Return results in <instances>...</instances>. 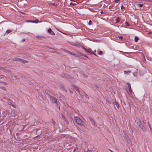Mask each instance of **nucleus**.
<instances>
[{
  "mask_svg": "<svg viewBox=\"0 0 152 152\" xmlns=\"http://www.w3.org/2000/svg\"><path fill=\"white\" fill-rule=\"evenodd\" d=\"M136 123L137 125L143 131L145 132L146 131V129L145 125V123H142L140 119H138V120H136Z\"/></svg>",
  "mask_w": 152,
  "mask_h": 152,
  "instance_id": "obj_1",
  "label": "nucleus"
},
{
  "mask_svg": "<svg viewBox=\"0 0 152 152\" xmlns=\"http://www.w3.org/2000/svg\"><path fill=\"white\" fill-rule=\"evenodd\" d=\"M74 119L77 124L83 125L84 127H85L84 122L82 121L78 117H74Z\"/></svg>",
  "mask_w": 152,
  "mask_h": 152,
  "instance_id": "obj_2",
  "label": "nucleus"
},
{
  "mask_svg": "<svg viewBox=\"0 0 152 152\" xmlns=\"http://www.w3.org/2000/svg\"><path fill=\"white\" fill-rule=\"evenodd\" d=\"M0 69L7 73H8V74H10L11 73L10 71L9 70H7V69H6V67H1L0 68Z\"/></svg>",
  "mask_w": 152,
  "mask_h": 152,
  "instance_id": "obj_3",
  "label": "nucleus"
},
{
  "mask_svg": "<svg viewBox=\"0 0 152 152\" xmlns=\"http://www.w3.org/2000/svg\"><path fill=\"white\" fill-rule=\"evenodd\" d=\"M49 97L50 99L52 100L54 103H56L57 102V99L53 96L51 95H49Z\"/></svg>",
  "mask_w": 152,
  "mask_h": 152,
  "instance_id": "obj_4",
  "label": "nucleus"
},
{
  "mask_svg": "<svg viewBox=\"0 0 152 152\" xmlns=\"http://www.w3.org/2000/svg\"><path fill=\"white\" fill-rule=\"evenodd\" d=\"M89 121L91 122L92 124H93L94 126H96V125L95 124V121L91 117H88Z\"/></svg>",
  "mask_w": 152,
  "mask_h": 152,
  "instance_id": "obj_5",
  "label": "nucleus"
},
{
  "mask_svg": "<svg viewBox=\"0 0 152 152\" xmlns=\"http://www.w3.org/2000/svg\"><path fill=\"white\" fill-rule=\"evenodd\" d=\"M87 53H89L91 54H93L95 55L96 56V54L95 53H94L93 51L90 48H88V49Z\"/></svg>",
  "mask_w": 152,
  "mask_h": 152,
  "instance_id": "obj_6",
  "label": "nucleus"
},
{
  "mask_svg": "<svg viewBox=\"0 0 152 152\" xmlns=\"http://www.w3.org/2000/svg\"><path fill=\"white\" fill-rule=\"evenodd\" d=\"M48 32L50 34L52 35H55V33L51 30V29L50 28H49L48 30Z\"/></svg>",
  "mask_w": 152,
  "mask_h": 152,
  "instance_id": "obj_7",
  "label": "nucleus"
},
{
  "mask_svg": "<svg viewBox=\"0 0 152 152\" xmlns=\"http://www.w3.org/2000/svg\"><path fill=\"white\" fill-rule=\"evenodd\" d=\"M127 84L128 85V88L129 92L130 93L132 92L133 93V92H132V90L131 89V86L130 83H127Z\"/></svg>",
  "mask_w": 152,
  "mask_h": 152,
  "instance_id": "obj_8",
  "label": "nucleus"
},
{
  "mask_svg": "<svg viewBox=\"0 0 152 152\" xmlns=\"http://www.w3.org/2000/svg\"><path fill=\"white\" fill-rule=\"evenodd\" d=\"M20 61L23 64H25L28 63V61L27 60H23L21 58H20Z\"/></svg>",
  "mask_w": 152,
  "mask_h": 152,
  "instance_id": "obj_9",
  "label": "nucleus"
},
{
  "mask_svg": "<svg viewBox=\"0 0 152 152\" xmlns=\"http://www.w3.org/2000/svg\"><path fill=\"white\" fill-rule=\"evenodd\" d=\"M20 58H18V57H15L14 58H12V60L13 61H20Z\"/></svg>",
  "mask_w": 152,
  "mask_h": 152,
  "instance_id": "obj_10",
  "label": "nucleus"
},
{
  "mask_svg": "<svg viewBox=\"0 0 152 152\" xmlns=\"http://www.w3.org/2000/svg\"><path fill=\"white\" fill-rule=\"evenodd\" d=\"M113 103L116 106L118 109H119V106L118 103L116 101H114Z\"/></svg>",
  "mask_w": 152,
  "mask_h": 152,
  "instance_id": "obj_11",
  "label": "nucleus"
},
{
  "mask_svg": "<svg viewBox=\"0 0 152 152\" xmlns=\"http://www.w3.org/2000/svg\"><path fill=\"white\" fill-rule=\"evenodd\" d=\"M60 88L65 92H67V90L64 88V86L62 85L60 86Z\"/></svg>",
  "mask_w": 152,
  "mask_h": 152,
  "instance_id": "obj_12",
  "label": "nucleus"
},
{
  "mask_svg": "<svg viewBox=\"0 0 152 152\" xmlns=\"http://www.w3.org/2000/svg\"><path fill=\"white\" fill-rule=\"evenodd\" d=\"M74 2H75L74 3H72V2H71L70 4V5H71L72 6H76V4H77V2H76V1H75Z\"/></svg>",
  "mask_w": 152,
  "mask_h": 152,
  "instance_id": "obj_13",
  "label": "nucleus"
},
{
  "mask_svg": "<svg viewBox=\"0 0 152 152\" xmlns=\"http://www.w3.org/2000/svg\"><path fill=\"white\" fill-rule=\"evenodd\" d=\"M73 88L77 92H78L80 94V91L79 90V89L77 88V87L74 86L73 87Z\"/></svg>",
  "mask_w": 152,
  "mask_h": 152,
  "instance_id": "obj_14",
  "label": "nucleus"
},
{
  "mask_svg": "<svg viewBox=\"0 0 152 152\" xmlns=\"http://www.w3.org/2000/svg\"><path fill=\"white\" fill-rule=\"evenodd\" d=\"M75 56H76V57H78L79 58H81L82 59H83V58H82V57H81L80 55H79V54H75Z\"/></svg>",
  "mask_w": 152,
  "mask_h": 152,
  "instance_id": "obj_15",
  "label": "nucleus"
},
{
  "mask_svg": "<svg viewBox=\"0 0 152 152\" xmlns=\"http://www.w3.org/2000/svg\"><path fill=\"white\" fill-rule=\"evenodd\" d=\"M66 52L69 53L72 55L75 56V53H74L70 52L69 51H66Z\"/></svg>",
  "mask_w": 152,
  "mask_h": 152,
  "instance_id": "obj_16",
  "label": "nucleus"
},
{
  "mask_svg": "<svg viewBox=\"0 0 152 152\" xmlns=\"http://www.w3.org/2000/svg\"><path fill=\"white\" fill-rule=\"evenodd\" d=\"M64 121H65V122H66V123L67 124H68L69 122H68V120H67V119L66 118H64Z\"/></svg>",
  "mask_w": 152,
  "mask_h": 152,
  "instance_id": "obj_17",
  "label": "nucleus"
},
{
  "mask_svg": "<svg viewBox=\"0 0 152 152\" xmlns=\"http://www.w3.org/2000/svg\"><path fill=\"white\" fill-rule=\"evenodd\" d=\"M56 103V104L57 105L58 107L59 110H60V103L59 102H57Z\"/></svg>",
  "mask_w": 152,
  "mask_h": 152,
  "instance_id": "obj_18",
  "label": "nucleus"
},
{
  "mask_svg": "<svg viewBox=\"0 0 152 152\" xmlns=\"http://www.w3.org/2000/svg\"><path fill=\"white\" fill-rule=\"evenodd\" d=\"M139 39V38L137 37H135L134 38V41L135 42H137Z\"/></svg>",
  "mask_w": 152,
  "mask_h": 152,
  "instance_id": "obj_19",
  "label": "nucleus"
},
{
  "mask_svg": "<svg viewBox=\"0 0 152 152\" xmlns=\"http://www.w3.org/2000/svg\"><path fill=\"white\" fill-rule=\"evenodd\" d=\"M12 31V30L11 29H9V30H7L6 31V33H7V34H9Z\"/></svg>",
  "mask_w": 152,
  "mask_h": 152,
  "instance_id": "obj_20",
  "label": "nucleus"
},
{
  "mask_svg": "<svg viewBox=\"0 0 152 152\" xmlns=\"http://www.w3.org/2000/svg\"><path fill=\"white\" fill-rule=\"evenodd\" d=\"M120 21V19L118 18H117L115 19V21L117 23H118Z\"/></svg>",
  "mask_w": 152,
  "mask_h": 152,
  "instance_id": "obj_21",
  "label": "nucleus"
},
{
  "mask_svg": "<svg viewBox=\"0 0 152 152\" xmlns=\"http://www.w3.org/2000/svg\"><path fill=\"white\" fill-rule=\"evenodd\" d=\"M81 47L85 50V51L87 52V51L88 49H86L83 46H82Z\"/></svg>",
  "mask_w": 152,
  "mask_h": 152,
  "instance_id": "obj_22",
  "label": "nucleus"
},
{
  "mask_svg": "<svg viewBox=\"0 0 152 152\" xmlns=\"http://www.w3.org/2000/svg\"><path fill=\"white\" fill-rule=\"evenodd\" d=\"M137 5L139 7H142L143 4H137Z\"/></svg>",
  "mask_w": 152,
  "mask_h": 152,
  "instance_id": "obj_23",
  "label": "nucleus"
},
{
  "mask_svg": "<svg viewBox=\"0 0 152 152\" xmlns=\"http://www.w3.org/2000/svg\"><path fill=\"white\" fill-rule=\"evenodd\" d=\"M79 53L80 54H81L83 56L88 58V57L86 55H85L84 54H82V53Z\"/></svg>",
  "mask_w": 152,
  "mask_h": 152,
  "instance_id": "obj_24",
  "label": "nucleus"
},
{
  "mask_svg": "<svg viewBox=\"0 0 152 152\" xmlns=\"http://www.w3.org/2000/svg\"><path fill=\"white\" fill-rule=\"evenodd\" d=\"M7 103H8V104L9 105H12V103L11 102H7Z\"/></svg>",
  "mask_w": 152,
  "mask_h": 152,
  "instance_id": "obj_25",
  "label": "nucleus"
},
{
  "mask_svg": "<svg viewBox=\"0 0 152 152\" xmlns=\"http://www.w3.org/2000/svg\"><path fill=\"white\" fill-rule=\"evenodd\" d=\"M29 22H32V23H38V22H34V21H29Z\"/></svg>",
  "mask_w": 152,
  "mask_h": 152,
  "instance_id": "obj_26",
  "label": "nucleus"
},
{
  "mask_svg": "<svg viewBox=\"0 0 152 152\" xmlns=\"http://www.w3.org/2000/svg\"><path fill=\"white\" fill-rule=\"evenodd\" d=\"M52 5L53 6H56V7H57V4H56L55 3H53L52 4Z\"/></svg>",
  "mask_w": 152,
  "mask_h": 152,
  "instance_id": "obj_27",
  "label": "nucleus"
},
{
  "mask_svg": "<svg viewBox=\"0 0 152 152\" xmlns=\"http://www.w3.org/2000/svg\"><path fill=\"white\" fill-rule=\"evenodd\" d=\"M91 24H92V22L91 20H90L88 22V24L89 25H91Z\"/></svg>",
  "mask_w": 152,
  "mask_h": 152,
  "instance_id": "obj_28",
  "label": "nucleus"
},
{
  "mask_svg": "<svg viewBox=\"0 0 152 152\" xmlns=\"http://www.w3.org/2000/svg\"><path fill=\"white\" fill-rule=\"evenodd\" d=\"M125 24H126V25L127 26H129V23L127 22L126 21L125 22Z\"/></svg>",
  "mask_w": 152,
  "mask_h": 152,
  "instance_id": "obj_29",
  "label": "nucleus"
},
{
  "mask_svg": "<svg viewBox=\"0 0 152 152\" xmlns=\"http://www.w3.org/2000/svg\"><path fill=\"white\" fill-rule=\"evenodd\" d=\"M102 51H99V54L100 55H102Z\"/></svg>",
  "mask_w": 152,
  "mask_h": 152,
  "instance_id": "obj_30",
  "label": "nucleus"
},
{
  "mask_svg": "<svg viewBox=\"0 0 152 152\" xmlns=\"http://www.w3.org/2000/svg\"><path fill=\"white\" fill-rule=\"evenodd\" d=\"M148 126H149V128H151V126L150 123H149V122H148Z\"/></svg>",
  "mask_w": 152,
  "mask_h": 152,
  "instance_id": "obj_31",
  "label": "nucleus"
},
{
  "mask_svg": "<svg viewBox=\"0 0 152 152\" xmlns=\"http://www.w3.org/2000/svg\"><path fill=\"white\" fill-rule=\"evenodd\" d=\"M118 38H119V39H123V37L122 36L118 37Z\"/></svg>",
  "mask_w": 152,
  "mask_h": 152,
  "instance_id": "obj_32",
  "label": "nucleus"
},
{
  "mask_svg": "<svg viewBox=\"0 0 152 152\" xmlns=\"http://www.w3.org/2000/svg\"><path fill=\"white\" fill-rule=\"evenodd\" d=\"M85 96L86 98H88V95L86 94H85Z\"/></svg>",
  "mask_w": 152,
  "mask_h": 152,
  "instance_id": "obj_33",
  "label": "nucleus"
},
{
  "mask_svg": "<svg viewBox=\"0 0 152 152\" xmlns=\"http://www.w3.org/2000/svg\"><path fill=\"white\" fill-rule=\"evenodd\" d=\"M85 152H92L91 150H88L87 151H85Z\"/></svg>",
  "mask_w": 152,
  "mask_h": 152,
  "instance_id": "obj_34",
  "label": "nucleus"
},
{
  "mask_svg": "<svg viewBox=\"0 0 152 152\" xmlns=\"http://www.w3.org/2000/svg\"><path fill=\"white\" fill-rule=\"evenodd\" d=\"M12 77H9V78L10 80L12 81L11 80L12 79Z\"/></svg>",
  "mask_w": 152,
  "mask_h": 152,
  "instance_id": "obj_35",
  "label": "nucleus"
},
{
  "mask_svg": "<svg viewBox=\"0 0 152 152\" xmlns=\"http://www.w3.org/2000/svg\"><path fill=\"white\" fill-rule=\"evenodd\" d=\"M11 105H12L14 107H15V105H14L13 104Z\"/></svg>",
  "mask_w": 152,
  "mask_h": 152,
  "instance_id": "obj_36",
  "label": "nucleus"
},
{
  "mask_svg": "<svg viewBox=\"0 0 152 152\" xmlns=\"http://www.w3.org/2000/svg\"><path fill=\"white\" fill-rule=\"evenodd\" d=\"M119 0H115V3H117Z\"/></svg>",
  "mask_w": 152,
  "mask_h": 152,
  "instance_id": "obj_37",
  "label": "nucleus"
},
{
  "mask_svg": "<svg viewBox=\"0 0 152 152\" xmlns=\"http://www.w3.org/2000/svg\"><path fill=\"white\" fill-rule=\"evenodd\" d=\"M74 45L75 46H77V47H78L79 45H78V44H75Z\"/></svg>",
  "mask_w": 152,
  "mask_h": 152,
  "instance_id": "obj_38",
  "label": "nucleus"
},
{
  "mask_svg": "<svg viewBox=\"0 0 152 152\" xmlns=\"http://www.w3.org/2000/svg\"><path fill=\"white\" fill-rule=\"evenodd\" d=\"M3 89L4 90V91H6V88H3Z\"/></svg>",
  "mask_w": 152,
  "mask_h": 152,
  "instance_id": "obj_39",
  "label": "nucleus"
},
{
  "mask_svg": "<svg viewBox=\"0 0 152 152\" xmlns=\"http://www.w3.org/2000/svg\"><path fill=\"white\" fill-rule=\"evenodd\" d=\"M109 150L111 152H114L112 150H111L110 149H109Z\"/></svg>",
  "mask_w": 152,
  "mask_h": 152,
  "instance_id": "obj_40",
  "label": "nucleus"
},
{
  "mask_svg": "<svg viewBox=\"0 0 152 152\" xmlns=\"http://www.w3.org/2000/svg\"><path fill=\"white\" fill-rule=\"evenodd\" d=\"M16 79V76H15L14 77V79Z\"/></svg>",
  "mask_w": 152,
  "mask_h": 152,
  "instance_id": "obj_41",
  "label": "nucleus"
},
{
  "mask_svg": "<svg viewBox=\"0 0 152 152\" xmlns=\"http://www.w3.org/2000/svg\"><path fill=\"white\" fill-rule=\"evenodd\" d=\"M3 76H0V79H1L2 78H3Z\"/></svg>",
  "mask_w": 152,
  "mask_h": 152,
  "instance_id": "obj_42",
  "label": "nucleus"
},
{
  "mask_svg": "<svg viewBox=\"0 0 152 152\" xmlns=\"http://www.w3.org/2000/svg\"><path fill=\"white\" fill-rule=\"evenodd\" d=\"M150 130H151V132H152V129L151 127L150 128Z\"/></svg>",
  "mask_w": 152,
  "mask_h": 152,
  "instance_id": "obj_43",
  "label": "nucleus"
},
{
  "mask_svg": "<svg viewBox=\"0 0 152 152\" xmlns=\"http://www.w3.org/2000/svg\"><path fill=\"white\" fill-rule=\"evenodd\" d=\"M50 48L51 49H53V50H56V49H55L53 48Z\"/></svg>",
  "mask_w": 152,
  "mask_h": 152,
  "instance_id": "obj_44",
  "label": "nucleus"
},
{
  "mask_svg": "<svg viewBox=\"0 0 152 152\" xmlns=\"http://www.w3.org/2000/svg\"><path fill=\"white\" fill-rule=\"evenodd\" d=\"M124 8V7L123 6H122L121 7V9L122 10Z\"/></svg>",
  "mask_w": 152,
  "mask_h": 152,
  "instance_id": "obj_45",
  "label": "nucleus"
},
{
  "mask_svg": "<svg viewBox=\"0 0 152 152\" xmlns=\"http://www.w3.org/2000/svg\"><path fill=\"white\" fill-rule=\"evenodd\" d=\"M52 121H53V124H54V123H55V122L53 121V119H52Z\"/></svg>",
  "mask_w": 152,
  "mask_h": 152,
  "instance_id": "obj_46",
  "label": "nucleus"
},
{
  "mask_svg": "<svg viewBox=\"0 0 152 152\" xmlns=\"http://www.w3.org/2000/svg\"><path fill=\"white\" fill-rule=\"evenodd\" d=\"M65 75V76H64V77L67 78V76H66V75Z\"/></svg>",
  "mask_w": 152,
  "mask_h": 152,
  "instance_id": "obj_47",
  "label": "nucleus"
},
{
  "mask_svg": "<svg viewBox=\"0 0 152 152\" xmlns=\"http://www.w3.org/2000/svg\"><path fill=\"white\" fill-rule=\"evenodd\" d=\"M144 1H148V0H143Z\"/></svg>",
  "mask_w": 152,
  "mask_h": 152,
  "instance_id": "obj_48",
  "label": "nucleus"
},
{
  "mask_svg": "<svg viewBox=\"0 0 152 152\" xmlns=\"http://www.w3.org/2000/svg\"><path fill=\"white\" fill-rule=\"evenodd\" d=\"M96 50H94L93 52H94H94H96Z\"/></svg>",
  "mask_w": 152,
  "mask_h": 152,
  "instance_id": "obj_49",
  "label": "nucleus"
},
{
  "mask_svg": "<svg viewBox=\"0 0 152 152\" xmlns=\"http://www.w3.org/2000/svg\"><path fill=\"white\" fill-rule=\"evenodd\" d=\"M51 52H52V53H55V51H51Z\"/></svg>",
  "mask_w": 152,
  "mask_h": 152,
  "instance_id": "obj_50",
  "label": "nucleus"
},
{
  "mask_svg": "<svg viewBox=\"0 0 152 152\" xmlns=\"http://www.w3.org/2000/svg\"><path fill=\"white\" fill-rule=\"evenodd\" d=\"M35 22H38V20H37V21H35Z\"/></svg>",
  "mask_w": 152,
  "mask_h": 152,
  "instance_id": "obj_51",
  "label": "nucleus"
},
{
  "mask_svg": "<svg viewBox=\"0 0 152 152\" xmlns=\"http://www.w3.org/2000/svg\"><path fill=\"white\" fill-rule=\"evenodd\" d=\"M75 150H76V149H74V151H74V152L75 151Z\"/></svg>",
  "mask_w": 152,
  "mask_h": 152,
  "instance_id": "obj_52",
  "label": "nucleus"
},
{
  "mask_svg": "<svg viewBox=\"0 0 152 152\" xmlns=\"http://www.w3.org/2000/svg\"><path fill=\"white\" fill-rule=\"evenodd\" d=\"M5 84H7V83H4Z\"/></svg>",
  "mask_w": 152,
  "mask_h": 152,
  "instance_id": "obj_53",
  "label": "nucleus"
},
{
  "mask_svg": "<svg viewBox=\"0 0 152 152\" xmlns=\"http://www.w3.org/2000/svg\"><path fill=\"white\" fill-rule=\"evenodd\" d=\"M37 137V136L36 137H35L34 138Z\"/></svg>",
  "mask_w": 152,
  "mask_h": 152,
  "instance_id": "obj_54",
  "label": "nucleus"
},
{
  "mask_svg": "<svg viewBox=\"0 0 152 152\" xmlns=\"http://www.w3.org/2000/svg\"><path fill=\"white\" fill-rule=\"evenodd\" d=\"M126 72V71H125V72H125H125Z\"/></svg>",
  "mask_w": 152,
  "mask_h": 152,
  "instance_id": "obj_55",
  "label": "nucleus"
}]
</instances>
